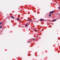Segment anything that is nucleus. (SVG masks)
<instances>
[{
    "mask_svg": "<svg viewBox=\"0 0 60 60\" xmlns=\"http://www.w3.org/2000/svg\"><path fill=\"white\" fill-rule=\"evenodd\" d=\"M28 21H31V20L30 19H28Z\"/></svg>",
    "mask_w": 60,
    "mask_h": 60,
    "instance_id": "obj_6",
    "label": "nucleus"
},
{
    "mask_svg": "<svg viewBox=\"0 0 60 60\" xmlns=\"http://www.w3.org/2000/svg\"><path fill=\"white\" fill-rule=\"evenodd\" d=\"M17 19L18 20H19V19Z\"/></svg>",
    "mask_w": 60,
    "mask_h": 60,
    "instance_id": "obj_10",
    "label": "nucleus"
},
{
    "mask_svg": "<svg viewBox=\"0 0 60 60\" xmlns=\"http://www.w3.org/2000/svg\"><path fill=\"white\" fill-rule=\"evenodd\" d=\"M3 27V26H1L0 27V28H2Z\"/></svg>",
    "mask_w": 60,
    "mask_h": 60,
    "instance_id": "obj_7",
    "label": "nucleus"
},
{
    "mask_svg": "<svg viewBox=\"0 0 60 60\" xmlns=\"http://www.w3.org/2000/svg\"><path fill=\"white\" fill-rule=\"evenodd\" d=\"M2 22H0V25H1L2 24Z\"/></svg>",
    "mask_w": 60,
    "mask_h": 60,
    "instance_id": "obj_4",
    "label": "nucleus"
},
{
    "mask_svg": "<svg viewBox=\"0 0 60 60\" xmlns=\"http://www.w3.org/2000/svg\"><path fill=\"white\" fill-rule=\"evenodd\" d=\"M52 12H50V14H52Z\"/></svg>",
    "mask_w": 60,
    "mask_h": 60,
    "instance_id": "obj_11",
    "label": "nucleus"
},
{
    "mask_svg": "<svg viewBox=\"0 0 60 60\" xmlns=\"http://www.w3.org/2000/svg\"><path fill=\"white\" fill-rule=\"evenodd\" d=\"M49 17H51V14H50L49 15Z\"/></svg>",
    "mask_w": 60,
    "mask_h": 60,
    "instance_id": "obj_5",
    "label": "nucleus"
},
{
    "mask_svg": "<svg viewBox=\"0 0 60 60\" xmlns=\"http://www.w3.org/2000/svg\"><path fill=\"white\" fill-rule=\"evenodd\" d=\"M58 9H60V7H59L58 8Z\"/></svg>",
    "mask_w": 60,
    "mask_h": 60,
    "instance_id": "obj_12",
    "label": "nucleus"
},
{
    "mask_svg": "<svg viewBox=\"0 0 60 60\" xmlns=\"http://www.w3.org/2000/svg\"><path fill=\"white\" fill-rule=\"evenodd\" d=\"M33 40H34V38H33Z\"/></svg>",
    "mask_w": 60,
    "mask_h": 60,
    "instance_id": "obj_13",
    "label": "nucleus"
},
{
    "mask_svg": "<svg viewBox=\"0 0 60 60\" xmlns=\"http://www.w3.org/2000/svg\"><path fill=\"white\" fill-rule=\"evenodd\" d=\"M52 13H54V11H52Z\"/></svg>",
    "mask_w": 60,
    "mask_h": 60,
    "instance_id": "obj_8",
    "label": "nucleus"
},
{
    "mask_svg": "<svg viewBox=\"0 0 60 60\" xmlns=\"http://www.w3.org/2000/svg\"><path fill=\"white\" fill-rule=\"evenodd\" d=\"M56 20H54V19H53V20H52V21H53V22H54V21H56Z\"/></svg>",
    "mask_w": 60,
    "mask_h": 60,
    "instance_id": "obj_3",
    "label": "nucleus"
},
{
    "mask_svg": "<svg viewBox=\"0 0 60 60\" xmlns=\"http://www.w3.org/2000/svg\"><path fill=\"white\" fill-rule=\"evenodd\" d=\"M42 20H44V19H41L40 20V21H42Z\"/></svg>",
    "mask_w": 60,
    "mask_h": 60,
    "instance_id": "obj_1",
    "label": "nucleus"
},
{
    "mask_svg": "<svg viewBox=\"0 0 60 60\" xmlns=\"http://www.w3.org/2000/svg\"><path fill=\"white\" fill-rule=\"evenodd\" d=\"M11 18H12V19H14V17L12 16H11Z\"/></svg>",
    "mask_w": 60,
    "mask_h": 60,
    "instance_id": "obj_2",
    "label": "nucleus"
},
{
    "mask_svg": "<svg viewBox=\"0 0 60 60\" xmlns=\"http://www.w3.org/2000/svg\"><path fill=\"white\" fill-rule=\"evenodd\" d=\"M25 26H27V24H26Z\"/></svg>",
    "mask_w": 60,
    "mask_h": 60,
    "instance_id": "obj_9",
    "label": "nucleus"
}]
</instances>
